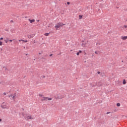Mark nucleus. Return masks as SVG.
Returning a JSON list of instances; mask_svg holds the SVG:
<instances>
[{
    "label": "nucleus",
    "mask_w": 127,
    "mask_h": 127,
    "mask_svg": "<svg viewBox=\"0 0 127 127\" xmlns=\"http://www.w3.org/2000/svg\"><path fill=\"white\" fill-rule=\"evenodd\" d=\"M37 21H38V22L39 21V20H37Z\"/></svg>",
    "instance_id": "nucleus-46"
},
{
    "label": "nucleus",
    "mask_w": 127,
    "mask_h": 127,
    "mask_svg": "<svg viewBox=\"0 0 127 127\" xmlns=\"http://www.w3.org/2000/svg\"><path fill=\"white\" fill-rule=\"evenodd\" d=\"M58 55H61V53H60L59 54H58Z\"/></svg>",
    "instance_id": "nucleus-34"
},
{
    "label": "nucleus",
    "mask_w": 127,
    "mask_h": 127,
    "mask_svg": "<svg viewBox=\"0 0 127 127\" xmlns=\"http://www.w3.org/2000/svg\"><path fill=\"white\" fill-rule=\"evenodd\" d=\"M76 55H77V56H79V55H80V53H79V52H77V53H76Z\"/></svg>",
    "instance_id": "nucleus-20"
},
{
    "label": "nucleus",
    "mask_w": 127,
    "mask_h": 127,
    "mask_svg": "<svg viewBox=\"0 0 127 127\" xmlns=\"http://www.w3.org/2000/svg\"><path fill=\"white\" fill-rule=\"evenodd\" d=\"M78 53H82V51L79 50V52H78Z\"/></svg>",
    "instance_id": "nucleus-28"
},
{
    "label": "nucleus",
    "mask_w": 127,
    "mask_h": 127,
    "mask_svg": "<svg viewBox=\"0 0 127 127\" xmlns=\"http://www.w3.org/2000/svg\"><path fill=\"white\" fill-rule=\"evenodd\" d=\"M122 62H124V61H122Z\"/></svg>",
    "instance_id": "nucleus-47"
},
{
    "label": "nucleus",
    "mask_w": 127,
    "mask_h": 127,
    "mask_svg": "<svg viewBox=\"0 0 127 127\" xmlns=\"http://www.w3.org/2000/svg\"><path fill=\"white\" fill-rule=\"evenodd\" d=\"M121 39H122L123 40H126V39H127V36H122V37H121Z\"/></svg>",
    "instance_id": "nucleus-7"
},
{
    "label": "nucleus",
    "mask_w": 127,
    "mask_h": 127,
    "mask_svg": "<svg viewBox=\"0 0 127 127\" xmlns=\"http://www.w3.org/2000/svg\"><path fill=\"white\" fill-rule=\"evenodd\" d=\"M3 95H6V93L4 92V93H3Z\"/></svg>",
    "instance_id": "nucleus-35"
},
{
    "label": "nucleus",
    "mask_w": 127,
    "mask_h": 127,
    "mask_svg": "<svg viewBox=\"0 0 127 127\" xmlns=\"http://www.w3.org/2000/svg\"><path fill=\"white\" fill-rule=\"evenodd\" d=\"M39 55H41V53H39Z\"/></svg>",
    "instance_id": "nucleus-39"
},
{
    "label": "nucleus",
    "mask_w": 127,
    "mask_h": 127,
    "mask_svg": "<svg viewBox=\"0 0 127 127\" xmlns=\"http://www.w3.org/2000/svg\"><path fill=\"white\" fill-rule=\"evenodd\" d=\"M14 97H15V96H16V93H15L14 94Z\"/></svg>",
    "instance_id": "nucleus-30"
},
{
    "label": "nucleus",
    "mask_w": 127,
    "mask_h": 127,
    "mask_svg": "<svg viewBox=\"0 0 127 127\" xmlns=\"http://www.w3.org/2000/svg\"><path fill=\"white\" fill-rule=\"evenodd\" d=\"M55 28H56V29H58V28H60V27L58 25H57L55 26Z\"/></svg>",
    "instance_id": "nucleus-10"
},
{
    "label": "nucleus",
    "mask_w": 127,
    "mask_h": 127,
    "mask_svg": "<svg viewBox=\"0 0 127 127\" xmlns=\"http://www.w3.org/2000/svg\"><path fill=\"white\" fill-rule=\"evenodd\" d=\"M86 54H86V53H85L84 55H86Z\"/></svg>",
    "instance_id": "nucleus-45"
},
{
    "label": "nucleus",
    "mask_w": 127,
    "mask_h": 127,
    "mask_svg": "<svg viewBox=\"0 0 127 127\" xmlns=\"http://www.w3.org/2000/svg\"><path fill=\"white\" fill-rule=\"evenodd\" d=\"M19 42H20V41H24V40H19Z\"/></svg>",
    "instance_id": "nucleus-23"
},
{
    "label": "nucleus",
    "mask_w": 127,
    "mask_h": 127,
    "mask_svg": "<svg viewBox=\"0 0 127 127\" xmlns=\"http://www.w3.org/2000/svg\"><path fill=\"white\" fill-rule=\"evenodd\" d=\"M52 100V98H48L44 97L43 99H41V101L42 102H44V101H51Z\"/></svg>",
    "instance_id": "nucleus-2"
},
{
    "label": "nucleus",
    "mask_w": 127,
    "mask_h": 127,
    "mask_svg": "<svg viewBox=\"0 0 127 127\" xmlns=\"http://www.w3.org/2000/svg\"><path fill=\"white\" fill-rule=\"evenodd\" d=\"M67 4H70V2H67Z\"/></svg>",
    "instance_id": "nucleus-32"
},
{
    "label": "nucleus",
    "mask_w": 127,
    "mask_h": 127,
    "mask_svg": "<svg viewBox=\"0 0 127 127\" xmlns=\"http://www.w3.org/2000/svg\"><path fill=\"white\" fill-rule=\"evenodd\" d=\"M117 107H121V104L120 103H118L117 104Z\"/></svg>",
    "instance_id": "nucleus-14"
},
{
    "label": "nucleus",
    "mask_w": 127,
    "mask_h": 127,
    "mask_svg": "<svg viewBox=\"0 0 127 127\" xmlns=\"http://www.w3.org/2000/svg\"><path fill=\"white\" fill-rule=\"evenodd\" d=\"M126 83H127V81H126V80L124 79V80H123V84H124V85H125V84H126Z\"/></svg>",
    "instance_id": "nucleus-13"
},
{
    "label": "nucleus",
    "mask_w": 127,
    "mask_h": 127,
    "mask_svg": "<svg viewBox=\"0 0 127 127\" xmlns=\"http://www.w3.org/2000/svg\"><path fill=\"white\" fill-rule=\"evenodd\" d=\"M23 116L25 119H27V120H32L33 118L31 117V116H27V114H22Z\"/></svg>",
    "instance_id": "nucleus-1"
},
{
    "label": "nucleus",
    "mask_w": 127,
    "mask_h": 127,
    "mask_svg": "<svg viewBox=\"0 0 127 127\" xmlns=\"http://www.w3.org/2000/svg\"><path fill=\"white\" fill-rule=\"evenodd\" d=\"M82 17H83V16H82V15H80L79 16V19H81V18H82Z\"/></svg>",
    "instance_id": "nucleus-15"
},
{
    "label": "nucleus",
    "mask_w": 127,
    "mask_h": 127,
    "mask_svg": "<svg viewBox=\"0 0 127 127\" xmlns=\"http://www.w3.org/2000/svg\"><path fill=\"white\" fill-rule=\"evenodd\" d=\"M4 41L5 42V43H7L8 42V39H5Z\"/></svg>",
    "instance_id": "nucleus-12"
},
{
    "label": "nucleus",
    "mask_w": 127,
    "mask_h": 127,
    "mask_svg": "<svg viewBox=\"0 0 127 127\" xmlns=\"http://www.w3.org/2000/svg\"><path fill=\"white\" fill-rule=\"evenodd\" d=\"M95 54H97V55H98V54H99V52H98V51H95Z\"/></svg>",
    "instance_id": "nucleus-17"
},
{
    "label": "nucleus",
    "mask_w": 127,
    "mask_h": 127,
    "mask_svg": "<svg viewBox=\"0 0 127 127\" xmlns=\"http://www.w3.org/2000/svg\"><path fill=\"white\" fill-rule=\"evenodd\" d=\"M63 96H61L59 95H58L57 96H55V99H63Z\"/></svg>",
    "instance_id": "nucleus-6"
},
{
    "label": "nucleus",
    "mask_w": 127,
    "mask_h": 127,
    "mask_svg": "<svg viewBox=\"0 0 127 127\" xmlns=\"http://www.w3.org/2000/svg\"><path fill=\"white\" fill-rule=\"evenodd\" d=\"M42 59H43L44 60V61H45V60H46V59H45L44 58H42Z\"/></svg>",
    "instance_id": "nucleus-25"
},
{
    "label": "nucleus",
    "mask_w": 127,
    "mask_h": 127,
    "mask_svg": "<svg viewBox=\"0 0 127 127\" xmlns=\"http://www.w3.org/2000/svg\"><path fill=\"white\" fill-rule=\"evenodd\" d=\"M10 22H13V20H11V21H10Z\"/></svg>",
    "instance_id": "nucleus-36"
},
{
    "label": "nucleus",
    "mask_w": 127,
    "mask_h": 127,
    "mask_svg": "<svg viewBox=\"0 0 127 127\" xmlns=\"http://www.w3.org/2000/svg\"><path fill=\"white\" fill-rule=\"evenodd\" d=\"M12 99H13V101H14L15 100V96H12Z\"/></svg>",
    "instance_id": "nucleus-16"
},
{
    "label": "nucleus",
    "mask_w": 127,
    "mask_h": 127,
    "mask_svg": "<svg viewBox=\"0 0 127 127\" xmlns=\"http://www.w3.org/2000/svg\"><path fill=\"white\" fill-rule=\"evenodd\" d=\"M124 27H125V28H127V25H124Z\"/></svg>",
    "instance_id": "nucleus-26"
},
{
    "label": "nucleus",
    "mask_w": 127,
    "mask_h": 127,
    "mask_svg": "<svg viewBox=\"0 0 127 127\" xmlns=\"http://www.w3.org/2000/svg\"><path fill=\"white\" fill-rule=\"evenodd\" d=\"M58 25L60 27H62V26H63V25H65V24H63V23H62V22H59V23H58Z\"/></svg>",
    "instance_id": "nucleus-5"
},
{
    "label": "nucleus",
    "mask_w": 127,
    "mask_h": 127,
    "mask_svg": "<svg viewBox=\"0 0 127 127\" xmlns=\"http://www.w3.org/2000/svg\"><path fill=\"white\" fill-rule=\"evenodd\" d=\"M1 119H0V122H1Z\"/></svg>",
    "instance_id": "nucleus-43"
},
{
    "label": "nucleus",
    "mask_w": 127,
    "mask_h": 127,
    "mask_svg": "<svg viewBox=\"0 0 127 127\" xmlns=\"http://www.w3.org/2000/svg\"><path fill=\"white\" fill-rule=\"evenodd\" d=\"M109 114H111V112H107L106 115H109Z\"/></svg>",
    "instance_id": "nucleus-27"
},
{
    "label": "nucleus",
    "mask_w": 127,
    "mask_h": 127,
    "mask_svg": "<svg viewBox=\"0 0 127 127\" xmlns=\"http://www.w3.org/2000/svg\"><path fill=\"white\" fill-rule=\"evenodd\" d=\"M94 55H95V54H92V58L93 56H94Z\"/></svg>",
    "instance_id": "nucleus-37"
},
{
    "label": "nucleus",
    "mask_w": 127,
    "mask_h": 127,
    "mask_svg": "<svg viewBox=\"0 0 127 127\" xmlns=\"http://www.w3.org/2000/svg\"><path fill=\"white\" fill-rule=\"evenodd\" d=\"M2 39H3V38H2V37H1V38H0V40H2Z\"/></svg>",
    "instance_id": "nucleus-29"
},
{
    "label": "nucleus",
    "mask_w": 127,
    "mask_h": 127,
    "mask_svg": "<svg viewBox=\"0 0 127 127\" xmlns=\"http://www.w3.org/2000/svg\"><path fill=\"white\" fill-rule=\"evenodd\" d=\"M2 45V42L0 41V46H1Z\"/></svg>",
    "instance_id": "nucleus-18"
},
{
    "label": "nucleus",
    "mask_w": 127,
    "mask_h": 127,
    "mask_svg": "<svg viewBox=\"0 0 127 127\" xmlns=\"http://www.w3.org/2000/svg\"><path fill=\"white\" fill-rule=\"evenodd\" d=\"M13 40H9V41L10 42H12V41H13Z\"/></svg>",
    "instance_id": "nucleus-21"
},
{
    "label": "nucleus",
    "mask_w": 127,
    "mask_h": 127,
    "mask_svg": "<svg viewBox=\"0 0 127 127\" xmlns=\"http://www.w3.org/2000/svg\"><path fill=\"white\" fill-rule=\"evenodd\" d=\"M24 42H25V43H26V42H27V40H24L23 41Z\"/></svg>",
    "instance_id": "nucleus-24"
},
{
    "label": "nucleus",
    "mask_w": 127,
    "mask_h": 127,
    "mask_svg": "<svg viewBox=\"0 0 127 127\" xmlns=\"http://www.w3.org/2000/svg\"><path fill=\"white\" fill-rule=\"evenodd\" d=\"M35 36V34H32L31 35H28V38H29V39H31V38H33Z\"/></svg>",
    "instance_id": "nucleus-4"
},
{
    "label": "nucleus",
    "mask_w": 127,
    "mask_h": 127,
    "mask_svg": "<svg viewBox=\"0 0 127 127\" xmlns=\"http://www.w3.org/2000/svg\"><path fill=\"white\" fill-rule=\"evenodd\" d=\"M39 97H42V94H39Z\"/></svg>",
    "instance_id": "nucleus-31"
},
{
    "label": "nucleus",
    "mask_w": 127,
    "mask_h": 127,
    "mask_svg": "<svg viewBox=\"0 0 127 127\" xmlns=\"http://www.w3.org/2000/svg\"><path fill=\"white\" fill-rule=\"evenodd\" d=\"M96 86H97V87H99V86H101V84L99 85V84L96 83V84L95 85H92V87H96Z\"/></svg>",
    "instance_id": "nucleus-9"
},
{
    "label": "nucleus",
    "mask_w": 127,
    "mask_h": 127,
    "mask_svg": "<svg viewBox=\"0 0 127 127\" xmlns=\"http://www.w3.org/2000/svg\"><path fill=\"white\" fill-rule=\"evenodd\" d=\"M25 18H27V16H25Z\"/></svg>",
    "instance_id": "nucleus-41"
},
{
    "label": "nucleus",
    "mask_w": 127,
    "mask_h": 127,
    "mask_svg": "<svg viewBox=\"0 0 127 127\" xmlns=\"http://www.w3.org/2000/svg\"><path fill=\"white\" fill-rule=\"evenodd\" d=\"M97 73H98V74H101V72L98 71V72H97Z\"/></svg>",
    "instance_id": "nucleus-33"
},
{
    "label": "nucleus",
    "mask_w": 127,
    "mask_h": 127,
    "mask_svg": "<svg viewBox=\"0 0 127 127\" xmlns=\"http://www.w3.org/2000/svg\"><path fill=\"white\" fill-rule=\"evenodd\" d=\"M28 20L30 21V23H32V22H34L35 21V20L34 19L31 20L30 19H29Z\"/></svg>",
    "instance_id": "nucleus-8"
},
{
    "label": "nucleus",
    "mask_w": 127,
    "mask_h": 127,
    "mask_svg": "<svg viewBox=\"0 0 127 127\" xmlns=\"http://www.w3.org/2000/svg\"><path fill=\"white\" fill-rule=\"evenodd\" d=\"M101 44H100V43H96V45L98 46L99 45H100Z\"/></svg>",
    "instance_id": "nucleus-19"
},
{
    "label": "nucleus",
    "mask_w": 127,
    "mask_h": 127,
    "mask_svg": "<svg viewBox=\"0 0 127 127\" xmlns=\"http://www.w3.org/2000/svg\"><path fill=\"white\" fill-rule=\"evenodd\" d=\"M24 49H25V47H24Z\"/></svg>",
    "instance_id": "nucleus-44"
},
{
    "label": "nucleus",
    "mask_w": 127,
    "mask_h": 127,
    "mask_svg": "<svg viewBox=\"0 0 127 127\" xmlns=\"http://www.w3.org/2000/svg\"><path fill=\"white\" fill-rule=\"evenodd\" d=\"M44 35L45 36H48V35H49V33H46L44 34Z\"/></svg>",
    "instance_id": "nucleus-11"
},
{
    "label": "nucleus",
    "mask_w": 127,
    "mask_h": 127,
    "mask_svg": "<svg viewBox=\"0 0 127 127\" xmlns=\"http://www.w3.org/2000/svg\"><path fill=\"white\" fill-rule=\"evenodd\" d=\"M52 55H53V54H51V55H50V56L51 57V56H52Z\"/></svg>",
    "instance_id": "nucleus-38"
},
{
    "label": "nucleus",
    "mask_w": 127,
    "mask_h": 127,
    "mask_svg": "<svg viewBox=\"0 0 127 127\" xmlns=\"http://www.w3.org/2000/svg\"><path fill=\"white\" fill-rule=\"evenodd\" d=\"M43 78H45V76H43Z\"/></svg>",
    "instance_id": "nucleus-42"
},
{
    "label": "nucleus",
    "mask_w": 127,
    "mask_h": 127,
    "mask_svg": "<svg viewBox=\"0 0 127 127\" xmlns=\"http://www.w3.org/2000/svg\"><path fill=\"white\" fill-rule=\"evenodd\" d=\"M27 55H28V54H26V56H27Z\"/></svg>",
    "instance_id": "nucleus-40"
},
{
    "label": "nucleus",
    "mask_w": 127,
    "mask_h": 127,
    "mask_svg": "<svg viewBox=\"0 0 127 127\" xmlns=\"http://www.w3.org/2000/svg\"><path fill=\"white\" fill-rule=\"evenodd\" d=\"M8 97H9V98H10V97H12V94L9 95Z\"/></svg>",
    "instance_id": "nucleus-22"
},
{
    "label": "nucleus",
    "mask_w": 127,
    "mask_h": 127,
    "mask_svg": "<svg viewBox=\"0 0 127 127\" xmlns=\"http://www.w3.org/2000/svg\"><path fill=\"white\" fill-rule=\"evenodd\" d=\"M2 109H6V105L4 104V102H3L0 106Z\"/></svg>",
    "instance_id": "nucleus-3"
}]
</instances>
